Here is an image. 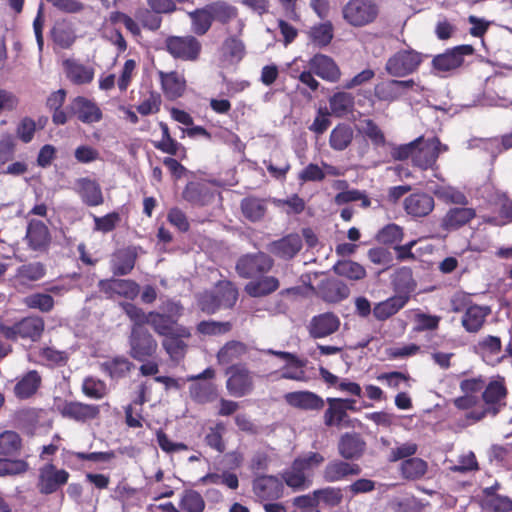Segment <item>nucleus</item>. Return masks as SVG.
Here are the masks:
<instances>
[{"instance_id": "55", "label": "nucleus", "mask_w": 512, "mask_h": 512, "mask_svg": "<svg viewBox=\"0 0 512 512\" xmlns=\"http://www.w3.org/2000/svg\"><path fill=\"white\" fill-rule=\"evenodd\" d=\"M28 470L29 463L24 459L0 457V477L21 475Z\"/></svg>"}, {"instance_id": "12", "label": "nucleus", "mask_w": 512, "mask_h": 512, "mask_svg": "<svg viewBox=\"0 0 512 512\" xmlns=\"http://www.w3.org/2000/svg\"><path fill=\"white\" fill-rule=\"evenodd\" d=\"M342 12L344 19L350 25L361 27L373 22L379 9L375 2H347Z\"/></svg>"}, {"instance_id": "47", "label": "nucleus", "mask_w": 512, "mask_h": 512, "mask_svg": "<svg viewBox=\"0 0 512 512\" xmlns=\"http://www.w3.org/2000/svg\"><path fill=\"white\" fill-rule=\"evenodd\" d=\"M427 470V462L418 457L406 459L400 466L402 477L412 481L421 479L427 473Z\"/></svg>"}, {"instance_id": "53", "label": "nucleus", "mask_w": 512, "mask_h": 512, "mask_svg": "<svg viewBox=\"0 0 512 512\" xmlns=\"http://www.w3.org/2000/svg\"><path fill=\"white\" fill-rule=\"evenodd\" d=\"M208 4L213 21L225 25L238 17L237 9L227 2H209Z\"/></svg>"}, {"instance_id": "6", "label": "nucleus", "mask_w": 512, "mask_h": 512, "mask_svg": "<svg viewBox=\"0 0 512 512\" xmlns=\"http://www.w3.org/2000/svg\"><path fill=\"white\" fill-rule=\"evenodd\" d=\"M274 265L272 256L263 251H257L241 255L236 261L235 271L240 278L252 281L269 273Z\"/></svg>"}, {"instance_id": "50", "label": "nucleus", "mask_w": 512, "mask_h": 512, "mask_svg": "<svg viewBox=\"0 0 512 512\" xmlns=\"http://www.w3.org/2000/svg\"><path fill=\"white\" fill-rule=\"evenodd\" d=\"M191 398L199 404L214 402L218 398V390L213 383H196L189 388Z\"/></svg>"}, {"instance_id": "20", "label": "nucleus", "mask_w": 512, "mask_h": 512, "mask_svg": "<svg viewBox=\"0 0 512 512\" xmlns=\"http://www.w3.org/2000/svg\"><path fill=\"white\" fill-rule=\"evenodd\" d=\"M302 238L297 233H290L267 245L268 251L274 256L283 259H293L302 249Z\"/></svg>"}, {"instance_id": "49", "label": "nucleus", "mask_w": 512, "mask_h": 512, "mask_svg": "<svg viewBox=\"0 0 512 512\" xmlns=\"http://www.w3.org/2000/svg\"><path fill=\"white\" fill-rule=\"evenodd\" d=\"M331 113L336 117H343L352 111L354 97L348 92H336L329 99Z\"/></svg>"}, {"instance_id": "8", "label": "nucleus", "mask_w": 512, "mask_h": 512, "mask_svg": "<svg viewBox=\"0 0 512 512\" xmlns=\"http://www.w3.org/2000/svg\"><path fill=\"white\" fill-rule=\"evenodd\" d=\"M164 43L166 51L182 61H197L202 51V44L194 35L168 36Z\"/></svg>"}, {"instance_id": "48", "label": "nucleus", "mask_w": 512, "mask_h": 512, "mask_svg": "<svg viewBox=\"0 0 512 512\" xmlns=\"http://www.w3.org/2000/svg\"><path fill=\"white\" fill-rule=\"evenodd\" d=\"M240 207L243 216L251 222L261 220L267 210L264 201L256 197H246L242 199Z\"/></svg>"}, {"instance_id": "31", "label": "nucleus", "mask_w": 512, "mask_h": 512, "mask_svg": "<svg viewBox=\"0 0 512 512\" xmlns=\"http://www.w3.org/2000/svg\"><path fill=\"white\" fill-rule=\"evenodd\" d=\"M162 90L168 99L175 100L183 96L186 90V80L177 71L159 72Z\"/></svg>"}, {"instance_id": "26", "label": "nucleus", "mask_w": 512, "mask_h": 512, "mask_svg": "<svg viewBox=\"0 0 512 512\" xmlns=\"http://www.w3.org/2000/svg\"><path fill=\"white\" fill-rule=\"evenodd\" d=\"M284 398L290 406L304 411H320L325 406L321 396L308 390L289 392Z\"/></svg>"}, {"instance_id": "30", "label": "nucleus", "mask_w": 512, "mask_h": 512, "mask_svg": "<svg viewBox=\"0 0 512 512\" xmlns=\"http://www.w3.org/2000/svg\"><path fill=\"white\" fill-rule=\"evenodd\" d=\"M476 217V210L469 207H455L447 211L441 220V227L446 231L457 230Z\"/></svg>"}, {"instance_id": "58", "label": "nucleus", "mask_w": 512, "mask_h": 512, "mask_svg": "<svg viewBox=\"0 0 512 512\" xmlns=\"http://www.w3.org/2000/svg\"><path fill=\"white\" fill-rule=\"evenodd\" d=\"M374 96L379 101L394 102L401 98L396 79L379 82L374 87Z\"/></svg>"}, {"instance_id": "32", "label": "nucleus", "mask_w": 512, "mask_h": 512, "mask_svg": "<svg viewBox=\"0 0 512 512\" xmlns=\"http://www.w3.org/2000/svg\"><path fill=\"white\" fill-rule=\"evenodd\" d=\"M183 199L194 206H206L214 200V193L204 183L189 182L182 193Z\"/></svg>"}, {"instance_id": "19", "label": "nucleus", "mask_w": 512, "mask_h": 512, "mask_svg": "<svg viewBox=\"0 0 512 512\" xmlns=\"http://www.w3.org/2000/svg\"><path fill=\"white\" fill-rule=\"evenodd\" d=\"M435 207L433 196L426 192H415L407 196L403 201V208L407 215L413 219L428 216Z\"/></svg>"}, {"instance_id": "16", "label": "nucleus", "mask_w": 512, "mask_h": 512, "mask_svg": "<svg viewBox=\"0 0 512 512\" xmlns=\"http://www.w3.org/2000/svg\"><path fill=\"white\" fill-rule=\"evenodd\" d=\"M362 468L359 464L342 459L329 461L323 471L322 478L327 483H334L346 480L352 476L361 474Z\"/></svg>"}, {"instance_id": "7", "label": "nucleus", "mask_w": 512, "mask_h": 512, "mask_svg": "<svg viewBox=\"0 0 512 512\" xmlns=\"http://www.w3.org/2000/svg\"><path fill=\"white\" fill-rule=\"evenodd\" d=\"M128 344V354L135 361L156 359L158 342L148 329H131Z\"/></svg>"}, {"instance_id": "62", "label": "nucleus", "mask_w": 512, "mask_h": 512, "mask_svg": "<svg viewBox=\"0 0 512 512\" xmlns=\"http://www.w3.org/2000/svg\"><path fill=\"white\" fill-rule=\"evenodd\" d=\"M226 430L223 422H217L213 427H210L208 433L205 435V443L218 453H223L226 445L223 439V434Z\"/></svg>"}, {"instance_id": "44", "label": "nucleus", "mask_w": 512, "mask_h": 512, "mask_svg": "<svg viewBox=\"0 0 512 512\" xmlns=\"http://www.w3.org/2000/svg\"><path fill=\"white\" fill-rule=\"evenodd\" d=\"M136 259V252L130 248L117 251L112 261L113 274L116 276L129 274L135 266Z\"/></svg>"}, {"instance_id": "18", "label": "nucleus", "mask_w": 512, "mask_h": 512, "mask_svg": "<svg viewBox=\"0 0 512 512\" xmlns=\"http://www.w3.org/2000/svg\"><path fill=\"white\" fill-rule=\"evenodd\" d=\"M69 114L76 116L84 124L97 123L103 118L100 107L94 101L83 96H77L71 101Z\"/></svg>"}, {"instance_id": "45", "label": "nucleus", "mask_w": 512, "mask_h": 512, "mask_svg": "<svg viewBox=\"0 0 512 512\" xmlns=\"http://www.w3.org/2000/svg\"><path fill=\"white\" fill-rule=\"evenodd\" d=\"M23 440L21 436L12 430L0 433V455L5 457H17L21 454Z\"/></svg>"}, {"instance_id": "15", "label": "nucleus", "mask_w": 512, "mask_h": 512, "mask_svg": "<svg viewBox=\"0 0 512 512\" xmlns=\"http://www.w3.org/2000/svg\"><path fill=\"white\" fill-rule=\"evenodd\" d=\"M28 248L34 252H46L51 244V234L47 225L38 219H30L24 237Z\"/></svg>"}, {"instance_id": "56", "label": "nucleus", "mask_w": 512, "mask_h": 512, "mask_svg": "<svg viewBox=\"0 0 512 512\" xmlns=\"http://www.w3.org/2000/svg\"><path fill=\"white\" fill-rule=\"evenodd\" d=\"M321 292L325 301L337 303L349 296L350 289L346 284L340 281H332L323 286Z\"/></svg>"}, {"instance_id": "63", "label": "nucleus", "mask_w": 512, "mask_h": 512, "mask_svg": "<svg viewBox=\"0 0 512 512\" xmlns=\"http://www.w3.org/2000/svg\"><path fill=\"white\" fill-rule=\"evenodd\" d=\"M315 495H317L319 504L322 502L328 507L339 506L344 498L342 488L332 486L316 489Z\"/></svg>"}, {"instance_id": "1", "label": "nucleus", "mask_w": 512, "mask_h": 512, "mask_svg": "<svg viewBox=\"0 0 512 512\" xmlns=\"http://www.w3.org/2000/svg\"><path fill=\"white\" fill-rule=\"evenodd\" d=\"M325 461L319 452H307L296 457L291 465L281 473L283 482L293 491H302L312 484L315 469L322 466Z\"/></svg>"}, {"instance_id": "64", "label": "nucleus", "mask_w": 512, "mask_h": 512, "mask_svg": "<svg viewBox=\"0 0 512 512\" xmlns=\"http://www.w3.org/2000/svg\"><path fill=\"white\" fill-rule=\"evenodd\" d=\"M403 237V228L394 223L384 226L376 234L377 241L384 245L398 244L402 241Z\"/></svg>"}, {"instance_id": "10", "label": "nucleus", "mask_w": 512, "mask_h": 512, "mask_svg": "<svg viewBox=\"0 0 512 512\" xmlns=\"http://www.w3.org/2000/svg\"><path fill=\"white\" fill-rule=\"evenodd\" d=\"M475 49L470 44H462L447 49L445 52L435 55L432 59V68L438 72H449L461 67L465 56H471Z\"/></svg>"}, {"instance_id": "46", "label": "nucleus", "mask_w": 512, "mask_h": 512, "mask_svg": "<svg viewBox=\"0 0 512 512\" xmlns=\"http://www.w3.org/2000/svg\"><path fill=\"white\" fill-rule=\"evenodd\" d=\"M100 367L112 379H119L125 377L130 372L133 363L124 356H116L101 363Z\"/></svg>"}, {"instance_id": "17", "label": "nucleus", "mask_w": 512, "mask_h": 512, "mask_svg": "<svg viewBox=\"0 0 512 512\" xmlns=\"http://www.w3.org/2000/svg\"><path fill=\"white\" fill-rule=\"evenodd\" d=\"M191 336L190 328L182 326L175 329L171 334L163 336L161 344L172 360H180L185 357L188 348L186 340Z\"/></svg>"}, {"instance_id": "54", "label": "nucleus", "mask_w": 512, "mask_h": 512, "mask_svg": "<svg viewBox=\"0 0 512 512\" xmlns=\"http://www.w3.org/2000/svg\"><path fill=\"white\" fill-rule=\"evenodd\" d=\"M121 307L132 322L131 329H147L145 324L149 325L150 312L146 313L142 308L131 302L122 303Z\"/></svg>"}, {"instance_id": "40", "label": "nucleus", "mask_w": 512, "mask_h": 512, "mask_svg": "<svg viewBox=\"0 0 512 512\" xmlns=\"http://www.w3.org/2000/svg\"><path fill=\"white\" fill-rule=\"evenodd\" d=\"M249 351L247 344L238 340H231L224 344L217 352V361L221 365H227L240 360Z\"/></svg>"}, {"instance_id": "57", "label": "nucleus", "mask_w": 512, "mask_h": 512, "mask_svg": "<svg viewBox=\"0 0 512 512\" xmlns=\"http://www.w3.org/2000/svg\"><path fill=\"white\" fill-rule=\"evenodd\" d=\"M486 508L493 512H511L512 500L508 496H503L494 492V487L485 489Z\"/></svg>"}, {"instance_id": "38", "label": "nucleus", "mask_w": 512, "mask_h": 512, "mask_svg": "<svg viewBox=\"0 0 512 512\" xmlns=\"http://www.w3.org/2000/svg\"><path fill=\"white\" fill-rule=\"evenodd\" d=\"M244 28V22L238 19V32L236 35L228 36L222 43L221 50L223 54L233 60L241 61L245 54V44L240 36Z\"/></svg>"}, {"instance_id": "35", "label": "nucleus", "mask_w": 512, "mask_h": 512, "mask_svg": "<svg viewBox=\"0 0 512 512\" xmlns=\"http://www.w3.org/2000/svg\"><path fill=\"white\" fill-rule=\"evenodd\" d=\"M279 287L280 281L278 278L264 275L247 283L245 291L249 296L257 298L268 296L277 291Z\"/></svg>"}, {"instance_id": "41", "label": "nucleus", "mask_w": 512, "mask_h": 512, "mask_svg": "<svg viewBox=\"0 0 512 512\" xmlns=\"http://www.w3.org/2000/svg\"><path fill=\"white\" fill-rule=\"evenodd\" d=\"M191 20V31L197 36L205 35L212 26L213 17L207 3L204 7L188 13Z\"/></svg>"}, {"instance_id": "3", "label": "nucleus", "mask_w": 512, "mask_h": 512, "mask_svg": "<svg viewBox=\"0 0 512 512\" xmlns=\"http://www.w3.org/2000/svg\"><path fill=\"white\" fill-rule=\"evenodd\" d=\"M161 311H150L149 326L160 337L171 334L182 327L179 319L183 316L184 307L180 301L167 299L160 306Z\"/></svg>"}, {"instance_id": "59", "label": "nucleus", "mask_w": 512, "mask_h": 512, "mask_svg": "<svg viewBox=\"0 0 512 512\" xmlns=\"http://www.w3.org/2000/svg\"><path fill=\"white\" fill-rule=\"evenodd\" d=\"M23 303L29 309H37L43 313L52 311L55 305L53 297L48 293H33L27 295L24 297Z\"/></svg>"}, {"instance_id": "60", "label": "nucleus", "mask_w": 512, "mask_h": 512, "mask_svg": "<svg viewBox=\"0 0 512 512\" xmlns=\"http://www.w3.org/2000/svg\"><path fill=\"white\" fill-rule=\"evenodd\" d=\"M215 293L224 308H232L238 299V290L230 281L219 282Z\"/></svg>"}, {"instance_id": "13", "label": "nucleus", "mask_w": 512, "mask_h": 512, "mask_svg": "<svg viewBox=\"0 0 512 512\" xmlns=\"http://www.w3.org/2000/svg\"><path fill=\"white\" fill-rule=\"evenodd\" d=\"M419 142L415 145L413 165L422 170L432 168L439 157L442 147L438 137L425 139L423 136L418 137Z\"/></svg>"}, {"instance_id": "52", "label": "nucleus", "mask_w": 512, "mask_h": 512, "mask_svg": "<svg viewBox=\"0 0 512 512\" xmlns=\"http://www.w3.org/2000/svg\"><path fill=\"white\" fill-rule=\"evenodd\" d=\"M334 272L342 277L348 278L350 280H362L366 277L365 268L352 260H342L338 261L334 267Z\"/></svg>"}, {"instance_id": "23", "label": "nucleus", "mask_w": 512, "mask_h": 512, "mask_svg": "<svg viewBox=\"0 0 512 512\" xmlns=\"http://www.w3.org/2000/svg\"><path fill=\"white\" fill-rule=\"evenodd\" d=\"M253 492L262 500H277L283 496V482L274 475H261L253 481Z\"/></svg>"}, {"instance_id": "2", "label": "nucleus", "mask_w": 512, "mask_h": 512, "mask_svg": "<svg viewBox=\"0 0 512 512\" xmlns=\"http://www.w3.org/2000/svg\"><path fill=\"white\" fill-rule=\"evenodd\" d=\"M508 396V389L505 383V378L497 376L489 383H485L481 399L484 402L479 409L468 412L465 415L467 421L473 423L483 420L486 416H496L505 406L506 398Z\"/></svg>"}, {"instance_id": "28", "label": "nucleus", "mask_w": 512, "mask_h": 512, "mask_svg": "<svg viewBox=\"0 0 512 512\" xmlns=\"http://www.w3.org/2000/svg\"><path fill=\"white\" fill-rule=\"evenodd\" d=\"M310 69L317 76L329 82H337L341 71L336 62L324 54H316L309 61Z\"/></svg>"}, {"instance_id": "37", "label": "nucleus", "mask_w": 512, "mask_h": 512, "mask_svg": "<svg viewBox=\"0 0 512 512\" xmlns=\"http://www.w3.org/2000/svg\"><path fill=\"white\" fill-rule=\"evenodd\" d=\"M46 275V266L39 261L22 264L16 269L15 280L20 285H29L39 281Z\"/></svg>"}, {"instance_id": "25", "label": "nucleus", "mask_w": 512, "mask_h": 512, "mask_svg": "<svg viewBox=\"0 0 512 512\" xmlns=\"http://www.w3.org/2000/svg\"><path fill=\"white\" fill-rule=\"evenodd\" d=\"M75 184V191L86 206L97 207L104 203L101 186L96 180L82 177L77 179Z\"/></svg>"}, {"instance_id": "9", "label": "nucleus", "mask_w": 512, "mask_h": 512, "mask_svg": "<svg viewBox=\"0 0 512 512\" xmlns=\"http://www.w3.org/2000/svg\"><path fill=\"white\" fill-rule=\"evenodd\" d=\"M225 373L228 375L226 388L230 395L243 397L251 393L254 387L253 377L244 364L230 365Z\"/></svg>"}, {"instance_id": "34", "label": "nucleus", "mask_w": 512, "mask_h": 512, "mask_svg": "<svg viewBox=\"0 0 512 512\" xmlns=\"http://www.w3.org/2000/svg\"><path fill=\"white\" fill-rule=\"evenodd\" d=\"M491 313L488 306L470 305L462 316V326L469 333H477L484 325L486 317Z\"/></svg>"}, {"instance_id": "43", "label": "nucleus", "mask_w": 512, "mask_h": 512, "mask_svg": "<svg viewBox=\"0 0 512 512\" xmlns=\"http://www.w3.org/2000/svg\"><path fill=\"white\" fill-rule=\"evenodd\" d=\"M476 351L487 363L495 362L502 351L501 339L497 336L487 335L481 338L476 345Z\"/></svg>"}, {"instance_id": "14", "label": "nucleus", "mask_w": 512, "mask_h": 512, "mask_svg": "<svg viewBox=\"0 0 512 512\" xmlns=\"http://www.w3.org/2000/svg\"><path fill=\"white\" fill-rule=\"evenodd\" d=\"M59 414L66 419L85 423L96 419L100 414V407L79 401H67L57 406Z\"/></svg>"}, {"instance_id": "36", "label": "nucleus", "mask_w": 512, "mask_h": 512, "mask_svg": "<svg viewBox=\"0 0 512 512\" xmlns=\"http://www.w3.org/2000/svg\"><path fill=\"white\" fill-rule=\"evenodd\" d=\"M159 126L162 132V137L161 140L154 141L153 146L163 153L184 158L186 156V149L181 143L171 136L168 125L164 122H160Z\"/></svg>"}, {"instance_id": "24", "label": "nucleus", "mask_w": 512, "mask_h": 512, "mask_svg": "<svg viewBox=\"0 0 512 512\" xmlns=\"http://www.w3.org/2000/svg\"><path fill=\"white\" fill-rule=\"evenodd\" d=\"M409 300V291L402 294H395L376 303L373 307V316L377 321L384 322L402 310Z\"/></svg>"}, {"instance_id": "39", "label": "nucleus", "mask_w": 512, "mask_h": 512, "mask_svg": "<svg viewBox=\"0 0 512 512\" xmlns=\"http://www.w3.org/2000/svg\"><path fill=\"white\" fill-rule=\"evenodd\" d=\"M354 139V130L347 123L337 124L330 132L329 145L334 151H344Z\"/></svg>"}, {"instance_id": "22", "label": "nucleus", "mask_w": 512, "mask_h": 512, "mask_svg": "<svg viewBox=\"0 0 512 512\" xmlns=\"http://www.w3.org/2000/svg\"><path fill=\"white\" fill-rule=\"evenodd\" d=\"M151 10H138L136 18L143 27L155 31L161 26V13H171L176 10V2H149Z\"/></svg>"}, {"instance_id": "61", "label": "nucleus", "mask_w": 512, "mask_h": 512, "mask_svg": "<svg viewBox=\"0 0 512 512\" xmlns=\"http://www.w3.org/2000/svg\"><path fill=\"white\" fill-rule=\"evenodd\" d=\"M232 327L229 321L203 320L197 324L196 330L199 334L214 336L226 334L232 330Z\"/></svg>"}, {"instance_id": "27", "label": "nucleus", "mask_w": 512, "mask_h": 512, "mask_svg": "<svg viewBox=\"0 0 512 512\" xmlns=\"http://www.w3.org/2000/svg\"><path fill=\"white\" fill-rule=\"evenodd\" d=\"M340 326V320L332 312H326L314 316L309 324V334L312 338H324L335 333Z\"/></svg>"}, {"instance_id": "42", "label": "nucleus", "mask_w": 512, "mask_h": 512, "mask_svg": "<svg viewBox=\"0 0 512 512\" xmlns=\"http://www.w3.org/2000/svg\"><path fill=\"white\" fill-rule=\"evenodd\" d=\"M67 78L76 85L88 84L93 80L94 70L74 60L64 62Z\"/></svg>"}, {"instance_id": "33", "label": "nucleus", "mask_w": 512, "mask_h": 512, "mask_svg": "<svg viewBox=\"0 0 512 512\" xmlns=\"http://www.w3.org/2000/svg\"><path fill=\"white\" fill-rule=\"evenodd\" d=\"M42 384V377L37 370L25 373L14 386V395L20 400L31 398Z\"/></svg>"}, {"instance_id": "21", "label": "nucleus", "mask_w": 512, "mask_h": 512, "mask_svg": "<svg viewBox=\"0 0 512 512\" xmlns=\"http://www.w3.org/2000/svg\"><path fill=\"white\" fill-rule=\"evenodd\" d=\"M366 449V442L359 433L346 432L339 438L337 450L338 454L348 461L360 459Z\"/></svg>"}, {"instance_id": "11", "label": "nucleus", "mask_w": 512, "mask_h": 512, "mask_svg": "<svg viewBox=\"0 0 512 512\" xmlns=\"http://www.w3.org/2000/svg\"><path fill=\"white\" fill-rule=\"evenodd\" d=\"M69 477L70 474L65 469L46 463L39 469L37 488L43 495L53 494L68 483Z\"/></svg>"}, {"instance_id": "51", "label": "nucleus", "mask_w": 512, "mask_h": 512, "mask_svg": "<svg viewBox=\"0 0 512 512\" xmlns=\"http://www.w3.org/2000/svg\"><path fill=\"white\" fill-rule=\"evenodd\" d=\"M205 507V500L199 492L193 489L183 491L179 500L181 512H203Z\"/></svg>"}, {"instance_id": "5", "label": "nucleus", "mask_w": 512, "mask_h": 512, "mask_svg": "<svg viewBox=\"0 0 512 512\" xmlns=\"http://www.w3.org/2000/svg\"><path fill=\"white\" fill-rule=\"evenodd\" d=\"M425 55L407 47L392 54L386 61L385 71L393 78H404L416 73L425 60Z\"/></svg>"}, {"instance_id": "4", "label": "nucleus", "mask_w": 512, "mask_h": 512, "mask_svg": "<svg viewBox=\"0 0 512 512\" xmlns=\"http://www.w3.org/2000/svg\"><path fill=\"white\" fill-rule=\"evenodd\" d=\"M44 330V319L36 315L23 317L13 325L0 323V334L5 339L14 342L18 339L38 342L42 338Z\"/></svg>"}, {"instance_id": "29", "label": "nucleus", "mask_w": 512, "mask_h": 512, "mask_svg": "<svg viewBox=\"0 0 512 512\" xmlns=\"http://www.w3.org/2000/svg\"><path fill=\"white\" fill-rule=\"evenodd\" d=\"M325 404H327V408L323 414V422L326 427L341 428L343 426H350L351 420L348 413H345L340 403V398L328 397L325 400Z\"/></svg>"}]
</instances>
